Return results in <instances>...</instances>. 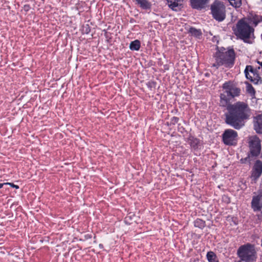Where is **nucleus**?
<instances>
[{
  "mask_svg": "<svg viewBox=\"0 0 262 262\" xmlns=\"http://www.w3.org/2000/svg\"><path fill=\"white\" fill-rule=\"evenodd\" d=\"M225 122L235 129L239 130L245 126V122L249 119L251 110L247 103L238 101L230 104L227 107Z\"/></svg>",
  "mask_w": 262,
  "mask_h": 262,
  "instance_id": "nucleus-1",
  "label": "nucleus"
},
{
  "mask_svg": "<svg viewBox=\"0 0 262 262\" xmlns=\"http://www.w3.org/2000/svg\"><path fill=\"white\" fill-rule=\"evenodd\" d=\"M262 20V17L254 12H251L247 17L240 19L236 24L235 34L238 38L247 42L253 34V26L255 27Z\"/></svg>",
  "mask_w": 262,
  "mask_h": 262,
  "instance_id": "nucleus-2",
  "label": "nucleus"
},
{
  "mask_svg": "<svg viewBox=\"0 0 262 262\" xmlns=\"http://www.w3.org/2000/svg\"><path fill=\"white\" fill-rule=\"evenodd\" d=\"M215 62L212 64V67L217 69L221 66L231 68L234 63L235 52L233 49L225 51H217L214 55Z\"/></svg>",
  "mask_w": 262,
  "mask_h": 262,
  "instance_id": "nucleus-3",
  "label": "nucleus"
},
{
  "mask_svg": "<svg viewBox=\"0 0 262 262\" xmlns=\"http://www.w3.org/2000/svg\"><path fill=\"white\" fill-rule=\"evenodd\" d=\"M223 89L224 92L220 95V103L223 106H226L234 97L239 96L241 92V90L230 81L224 83Z\"/></svg>",
  "mask_w": 262,
  "mask_h": 262,
  "instance_id": "nucleus-4",
  "label": "nucleus"
},
{
  "mask_svg": "<svg viewBox=\"0 0 262 262\" xmlns=\"http://www.w3.org/2000/svg\"><path fill=\"white\" fill-rule=\"evenodd\" d=\"M256 254L254 246L249 243L240 246L237 251L241 261L244 262H254L256 259Z\"/></svg>",
  "mask_w": 262,
  "mask_h": 262,
  "instance_id": "nucleus-5",
  "label": "nucleus"
},
{
  "mask_svg": "<svg viewBox=\"0 0 262 262\" xmlns=\"http://www.w3.org/2000/svg\"><path fill=\"white\" fill-rule=\"evenodd\" d=\"M248 143L250 151L248 157L244 159L245 161H250L252 158H256L260 153L261 141L256 136L249 137Z\"/></svg>",
  "mask_w": 262,
  "mask_h": 262,
  "instance_id": "nucleus-6",
  "label": "nucleus"
},
{
  "mask_svg": "<svg viewBox=\"0 0 262 262\" xmlns=\"http://www.w3.org/2000/svg\"><path fill=\"white\" fill-rule=\"evenodd\" d=\"M211 13L216 21H223L226 18V7L223 3L215 1L210 6Z\"/></svg>",
  "mask_w": 262,
  "mask_h": 262,
  "instance_id": "nucleus-7",
  "label": "nucleus"
},
{
  "mask_svg": "<svg viewBox=\"0 0 262 262\" xmlns=\"http://www.w3.org/2000/svg\"><path fill=\"white\" fill-rule=\"evenodd\" d=\"M223 141L227 145H235L238 140L237 133L232 129H226L223 135Z\"/></svg>",
  "mask_w": 262,
  "mask_h": 262,
  "instance_id": "nucleus-8",
  "label": "nucleus"
},
{
  "mask_svg": "<svg viewBox=\"0 0 262 262\" xmlns=\"http://www.w3.org/2000/svg\"><path fill=\"white\" fill-rule=\"evenodd\" d=\"M244 73L246 78L249 79L253 83L257 84L259 81L261 82V78L257 70L254 69L252 66H247Z\"/></svg>",
  "mask_w": 262,
  "mask_h": 262,
  "instance_id": "nucleus-9",
  "label": "nucleus"
},
{
  "mask_svg": "<svg viewBox=\"0 0 262 262\" xmlns=\"http://www.w3.org/2000/svg\"><path fill=\"white\" fill-rule=\"evenodd\" d=\"M262 194L253 196L251 201V208L254 212L260 211L262 208Z\"/></svg>",
  "mask_w": 262,
  "mask_h": 262,
  "instance_id": "nucleus-10",
  "label": "nucleus"
},
{
  "mask_svg": "<svg viewBox=\"0 0 262 262\" xmlns=\"http://www.w3.org/2000/svg\"><path fill=\"white\" fill-rule=\"evenodd\" d=\"M262 173V162L260 160H257L254 164L252 170L251 178L252 180H257L261 176Z\"/></svg>",
  "mask_w": 262,
  "mask_h": 262,
  "instance_id": "nucleus-11",
  "label": "nucleus"
},
{
  "mask_svg": "<svg viewBox=\"0 0 262 262\" xmlns=\"http://www.w3.org/2000/svg\"><path fill=\"white\" fill-rule=\"evenodd\" d=\"M254 128L257 133H262V115L260 114L254 118Z\"/></svg>",
  "mask_w": 262,
  "mask_h": 262,
  "instance_id": "nucleus-12",
  "label": "nucleus"
},
{
  "mask_svg": "<svg viewBox=\"0 0 262 262\" xmlns=\"http://www.w3.org/2000/svg\"><path fill=\"white\" fill-rule=\"evenodd\" d=\"M169 8L174 11L181 9L183 5V0H166Z\"/></svg>",
  "mask_w": 262,
  "mask_h": 262,
  "instance_id": "nucleus-13",
  "label": "nucleus"
},
{
  "mask_svg": "<svg viewBox=\"0 0 262 262\" xmlns=\"http://www.w3.org/2000/svg\"><path fill=\"white\" fill-rule=\"evenodd\" d=\"M209 0H190L191 7L194 9H201L205 7Z\"/></svg>",
  "mask_w": 262,
  "mask_h": 262,
  "instance_id": "nucleus-14",
  "label": "nucleus"
},
{
  "mask_svg": "<svg viewBox=\"0 0 262 262\" xmlns=\"http://www.w3.org/2000/svg\"><path fill=\"white\" fill-rule=\"evenodd\" d=\"M188 141L191 147L194 149H198L201 146L200 140L194 137H190L188 138Z\"/></svg>",
  "mask_w": 262,
  "mask_h": 262,
  "instance_id": "nucleus-15",
  "label": "nucleus"
},
{
  "mask_svg": "<svg viewBox=\"0 0 262 262\" xmlns=\"http://www.w3.org/2000/svg\"><path fill=\"white\" fill-rule=\"evenodd\" d=\"M137 4L143 9L147 10L151 8V4L147 0H136Z\"/></svg>",
  "mask_w": 262,
  "mask_h": 262,
  "instance_id": "nucleus-16",
  "label": "nucleus"
},
{
  "mask_svg": "<svg viewBox=\"0 0 262 262\" xmlns=\"http://www.w3.org/2000/svg\"><path fill=\"white\" fill-rule=\"evenodd\" d=\"M140 47V42L137 39L132 41L129 45V49L132 51H138Z\"/></svg>",
  "mask_w": 262,
  "mask_h": 262,
  "instance_id": "nucleus-17",
  "label": "nucleus"
},
{
  "mask_svg": "<svg viewBox=\"0 0 262 262\" xmlns=\"http://www.w3.org/2000/svg\"><path fill=\"white\" fill-rule=\"evenodd\" d=\"M206 256L209 262H217L216 256L213 252H208Z\"/></svg>",
  "mask_w": 262,
  "mask_h": 262,
  "instance_id": "nucleus-18",
  "label": "nucleus"
},
{
  "mask_svg": "<svg viewBox=\"0 0 262 262\" xmlns=\"http://www.w3.org/2000/svg\"><path fill=\"white\" fill-rule=\"evenodd\" d=\"M194 225L196 227L203 229L206 226V223L204 221L200 219H197L194 222Z\"/></svg>",
  "mask_w": 262,
  "mask_h": 262,
  "instance_id": "nucleus-19",
  "label": "nucleus"
},
{
  "mask_svg": "<svg viewBox=\"0 0 262 262\" xmlns=\"http://www.w3.org/2000/svg\"><path fill=\"white\" fill-rule=\"evenodd\" d=\"M189 32L192 35L195 37H199L202 34L200 30H198L194 28H190L189 29Z\"/></svg>",
  "mask_w": 262,
  "mask_h": 262,
  "instance_id": "nucleus-20",
  "label": "nucleus"
},
{
  "mask_svg": "<svg viewBox=\"0 0 262 262\" xmlns=\"http://www.w3.org/2000/svg\"><path fill=\"white\" fill-rule=\"evenodd\" d=\"M230 5L235 8H239L242 5L241 0H228Z\"/></svg>",
  "mask_w": 262,
  "mask_h": 262,
  "instance_id": "nucleus-21",
  "label": "nucleus"
},
{
  "mask_svg": "<svg viewBox=\"0 0 262 262\" xmlns=\"http://www.w3.org/2000/svg\"><path fill=\"white\" fill-rule=\"evenodd\" d=\"M247 91L251 94H254L255 93L254 89L251 85L247 86Z\"/></svg>",
  "mask_w": 262,
  "mask_h": 262,
  "instance_id": "nucleus-22",
  "label": "nucleus"
},
{
  "mask_svg": "<svg viewBox=\"0 0 262 262\" xmlns=\"http://www.w3.org/2000/svg\"><path fill=\"white\" fill-rule=\"evenodd\" d=\"M179 119L177 117H173L170 120V122L172 124H175L178 122Z\"/></svg>",
  "mask_w": 262,
  "mask_h": 262,
  "instance_id": "nucleus-23",
  "label": "nucleus"
},
{
  "mask_svg": "<svg viewBox=\"0 0 262 262\" xmlns=\"http://www.w3.org/2000/svg\"><path fill=\"white\" fill-rule=\"evenodd\" d=\"M5 184L10 185L11 187H12L13 188H15V189H18L19 188V186L18 185H15V184H14L13 183H12L7 182V183H5Z\"/></svg>",
  "mask_w": 262,
  "mask_h": 262,
  "instance_id": "nucleus-24",
  "label": "nucleus"
},
{
  "mask_svg": "<svg viewBox=\"0 0 262 262\" xmlns=\"http://www.w3.org/2000/svg\"><path fill=\"white\" fill-rule=\"evenodd\" d=\"M29 6L28 5H25L24 8L26 10H28L29 9Z\"/></svg>",
  "mask_w": 262,
  "mask_h": 262,
  "instance_id": "nucleus-25",
  "label": "nucleus"
},
{
  "mask_svg": "<svg viewBox=\"0 0 262 262\" xmlns=\"http://www.w3.org/2000/svg\"><path fill=\"white\" fill-rule=\"evenodd\" d=\"M5 185V183H0V189L2 188L3 187V186L4 185Z\"/></svg>",
  "mask_w": 262,
  "mask_h": 262,
  "instance_id": "nucleus-26",
  "label": "nucleus"
},
{
  "mask_svg": "<svg viewBox=\"0 0 262 262\" xmlns=\"http://www.w3.org/2000/svg\"><path fill=\"white\" fill-rule=\"evenodd\" d=\"M258 63L262 67V62L258 61Z\"/></svg>",
  "mask_w": 262,
  "mask_h": 262,
  "instance_id": "nucleus-27",
  "label": "nucleus"
},
{
  "mask_svg": "<svg viewBox=\"0 0 262 262\" xmlns=\"http://www.w3.org/2000/svg\"><path fill=\"white\" fill-rule=\"evenodd\" d=\"M239 262H241V261H239Z\"/></svg>",
  "mask_w": 262,
  "mask_h": 262,
  "instance_id": "nucleus-28",
  "label": "nucleus"
}]
</instances>
